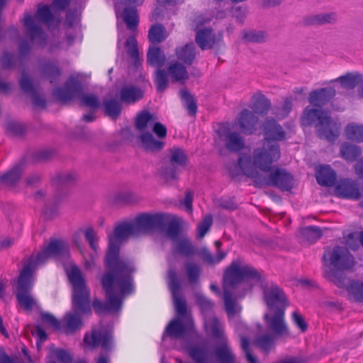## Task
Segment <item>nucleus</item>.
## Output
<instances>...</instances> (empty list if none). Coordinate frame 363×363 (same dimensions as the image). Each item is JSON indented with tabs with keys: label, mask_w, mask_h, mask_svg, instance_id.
Wrapping results in <instances>:
<instances>
[{
	"label": "nucleus",
	"mask_w": 363,
	"mask_h": 363,
	"mask_svg": "<svg viewBox=\"0 0 363 363\" xmlns=\"http://www.w3.org/2000/svg\"><path fill=\"white\" fill-rule=\"evenodd\" d=\"M67 244L60 239H51L49 244L36 255H31L23 262V267L17 279L16 298L27 311H31L37 304L31 294L35 277L34 272L50 257H62L68 253Z\"/></svg>",
	"instance_id": "nucleus-3"
},
{
	"label": "nucleus",
	"mask_w": 363,
	"mask_h": 363,
	"mask_svg": "<svg viewBox=\"0 0 363 363\" xmlns=\"http://www.w3.org/2000/svg\"><path fill=\"white\" fill-rule=\"evenodd\" d=\"M165 231L167 235L176 241L180 233V224L169 214L164 213H143L137 216L133 222H123L117 225L108 236V249L104 257L106 269H113L133 274L135 271L133 262L120 257L121 246L130 235Z\"/></svg>",
	"instance_id": "nucleus-1"
},
{
	"label": "nucleus",
	"mask_w": 363,
	"mask_h": 363,
	"mask_svg": "<svg viewBox=\"0 0 363 363\" xmlns=\"http://www.w3.org/2000/svg\"><path fill=\"white\" fill-rule=\"evenodd\" d=\"M77 174L73 172L58 173L53 179V184L57 189L68 187L75 183Z\"/></svg>",
	"instance_id": "nucleus-37"
},
{
	"label": "nucleus",
	"mask_w": 363,
	"mask_h": 363,
	"mask_svg": "<svg viewBox=\"0 0 363 363\" xmlns=\"http://www.w3.org/2000/svg\"><path fill=\"white\" fill-rule=\"evenodd\" d=\"M167 70L173 82L184 84L189 78L186 65L179 62L175 61L170 63Z\"/></svg>",
	"instance_id": "nucleus-25"
},
{
	"label": "nucleus",
	"mask_w": 363,
	"mask_h": 363,
	"mask_svg": "<svg viewBox=\"0 0 363 363\" xmlns=\"http://www.w3.org/2000/svg\"><path fill=\"white\" fill-rule=\"evenodd\" d=\"M169 74L164 69H157L154 75V82L157 91L162 92L168 86L169 79Z\"/></svg>",
	"instance_id": "nucleus-48"
},
{
	"label": "nucleus",
	"mask_w": 363,
	"mask_h": 363,
	"mask_svg": "<svg viewBox=\"0 0 363 363\" xmlns=\"http://www.w3.org/2000/svg\"><path fill=\"white\" fill-rule=\"evenodd\" d=\"M340 155L346 161L352 162L361 155V149L357 145L343 143L340 146Z\"/></svg>",
	"instance_id": "nucleus-35"
},
{
	"label": "nucleus",
	"mask_w": 363,
	"mask_h": 363,
	"mask_svg": "<svg viewBox=\"0 0 363 363\" xmlns=\"http://www.w3.org/2000/svg\"><path fill=\"white\" fill-rule=\"evenodd\" d=\"M346 138L357 143L363 142V125L352 123L348 124L345 129Z\"/></svg>",
	"instance_id": "nucleus-40"
},
{
	"label": "nucleus",
	"mask_w": 363,
	"mask_h": 363,
	"mask_svg": "<svg viewBox=\"0 0 363 363\" xmlns=\"http://www.w3.org/2000/svg\"><path fill=\"white\" fill-rule=\"evenodd\" d=\"M258 121V117L247 108L243 109L238 117L240 128L246 135H251L257 130Z\"/></svg>",
	"instance_id": "nucleus-20"
},
{
	"label": "nucleus",
	"mask_w": 363,
	"mask_h": 363,
	"mask_svg": "<svg viewBox=\"0 0 363 363\" xmlns=\"http://www.w3.org/2000/svg\"><path fill=\"white\" fill-rule=\"evenodd\" d=\"M195 40L199 48L204 50L213 47L216 43V37L212 29L203 28L197 31Z\"/></svg>",
	"instance_id": "nucleus-28"
},
{
	"label": "nucleus",
	"mask_w": 363,
	"mask_h": 363,
	"mask_svg": "<svg viewBox=\"0 0 363 363\" xmlns=\"http://www.w3.org/2000/svg\"><path fill=\"white\" fill-rule=\"evenodd\" d=\"M123 21L127 28L133 32H135L138 26L139 18L137 10L133 7L125 8L123 12Z\"/></svg>",
	"instance_id": "nucleus-41"
},
{
	"label": "nucleus",
	"mask_w": 363,
	"mask_h": 363,
	"mask_svg": "<svg viewBox=\"0 0 363 363\" xmlns=\"http://www.w3.org/2000/svg\"><path fill=\"white\" fill-rule=\"evenodd\" d=\"M335 89L330 86L315 89L310 92L308 102L313 106L322 107L335 96Z\"/></svg>",
	"instance_id": "nucleus-21"
},
{
	"label": "nucleus",
	"mask_w": 363,
	"mask_h": 363,
	"mask_svg": "<svg viewBox=\"0 0 363 363\" xmlns=\"http://www.w3.org/2000/svg\"><path fill=\"white\" fill-rule=\"evenodd\" d=\"M23 172V162L21 161L0 175V189H14Z\"/></svg>",
	"instance_id": "nucleus-18"
},
{
	"label": "nucleus",
	"mask_w": 363,
	"mask_h": 363,
	"mask_svg": "<svg viewBox=\"0 0 363 363\" xmlns=\"http://www.w3.org/2000/svg\"><path fill=\"white\" fill-rule=\"evenodd\" d=\"M36 17L40 22L45 23H50L54 18L53 14L51 12L50 7L46 5L38 6Z\"/></svg>",
	"instance_id": "nucleus-56"
},
{
	"label": "nucleus",
	"mask_w": 363,
	"mask_h": 363,
	"mask_svg": "<svg viewBox=\"0 0 363 363\" xmlns=\"http://www.w3.org/2000/svg\"><path fill=\"white\" fill-rule=\"evenodd\" d=\"M263 298L269 308L286 309L289 303L283 290L276 284H262Z\"/></svg>",
	"instance_id": "nucleus-12"
},
{
	"label": "nucleus",
	"mask_w": 363,
	"mask_h": 363,
	"mask_svg": "<svg viewBox=\"0 0 363 363\" xmlns=\"http://www.w3.org/2000/svg\"><path fill=\"white\" fill-rule=\"evenodd\" d=\"M242 259H233L225 269L223 274V302L225 309L229 316H233L240 311V308L233 297V291L236 286L244 281H260V273L252 266L242 264Z\"/></svg>",
	"instance_id": "nucleus-6"
},
{
	"label": "nucleus",
	"mask_w": 363,
	"mask_h": 363,
	"mask_svg": "<svg viewBox=\"0 0 363 363\" xmlns=\"http://www.w3.org/2000/svg\"><path fill=\"white\" fill-rule=\"evenodd\" d=\"M153 115L147 111L140 112L135 118V125L140 131H143L147 126V124L152 121Z\"/></svg>",
	"instance_id": "nucleus-53"
},
{
	"label": "nucleus",
	"mask_w": 363,
	"mask_h": 363,
	"mask_svg": "<svg viewBox=\"0 0 363 363\" xmlns=\"http://www.w3.org/2000/svg\"><path fill=\"white\" fill-rule=\"evenodd\" d=\"M19 84L21 89L23 92L30 94L35 92L33 84L28 77L26 74L24 69H22V77L19 81Z\"/></svg>",
	"instance_id": "nucleus-60"
},
{
	"label": "nucleus",
	"mask_w": 363,
	"mask_h": 363,
	"mask_svg": "<svg viewBox=\"0 0 363 363\" xmlns=\"http://www.w3.org/2000/svg\"><path fill=\"white\" fill-rule=\"evenodd\" d=\"M197 304L199 306L203 313H208L213 309V303L206 296L201 293L195 295Z\"/></svg>",
	"instance_id": "nucleus-57"
},
{
	"label": "nucleus",
	"mask_w": 363,
	"mask_h": 363,
	"mask_svg": "<svg viewBox=\"0 0 363 363\" xmlns=\"http://www.w3.org/2000/svg\"><path fill=\"white\" fill-rule=\"evenodd\" d=\"M292 320L295 325L300 329L301 333H305L308 330V323L306 322L303 317L298 312H293Z\"/></svg>",
	"instance_id": "nucleus-63"
},
{
	"label": "nucleus",
	"mask_w": 363,
	"mask_h": 363,
	"mask_svg": "<svg viewBox=\"0 0 363 363\" xmlns=\"http://www.w3.org/2000/svg\"><path fill=\"white\" fill-rule=\"evenodd\" d=\"M72 286V311L64 317V332L73 334L83 326L82 316L91 312L90 290L89 289L81 270L72 266L68 273Z\"/></svg>",
	"instance_id": "nucleus-5"
},
{
	"label": "nucleus",
	"mask_w": 363,
	"mask_h": 363,
	"mask_svg": "<svg viewBox=\"0 0 363 363\" xmlns=\"http://www.w3.org/2000/svg\"><path fill=\"white\" fill-rule=\"evenodd\" d=\"M336 195L342 199L359 200L362 194L357 182L352 179H342L335 186Z\"/></svg>",
	"instance_id": "nucleus-17"
},
{
	"label": "nucleus",
	"mask_w": 363,
	"mask_h": 363,
	"mask_svg": "<svg viewBox=\"0 0 363 363\" xmlns=\"http://www.w3.org/2000/svg\"><path fill=\"white\" fill-rule=\"evenodd\" d=\"M82 82L77 78L70 77L62 87L53 90V96L60 102L65 104L74 99H79L82 106L96 111L100 107L99 97L93 94H84Z\"/></svg>",
	"instance_id": "nucleus-9"
},
{
	"label": "nucleus",
	"mask_w": 363,
	"mask_h": 363,
	"mask_svg": "<svg viewBox=\"0 0 363 363\" xmlns=\"http://www.w3.org/2000/svg\"><path fill=\"white\" fill-rule=\"evenodd\" d=\"M284 308H277L275 312L270 315L265 313L264 319L267 328L276 336H289L290 332L284 319Z\"/></svg>",
	"instance_id": "nucleus-14"
},
{
	"label": "nucleus",
	"mask_w": 363,
	"mask_h": 363,
	"mask_svg": "<svg viewBox=\"0 0 363 363\" xmlns=\"http://www.w3.org/2000/svg\"><path fill=\"white\" fill-rule=\"evenodd\" d=\"M187 353L190 358L195 363H211L212 348L207 340L191 344L186 348Z\"/></svg>",
	"instance_id": "nucleus-16"
},
{
	"label": "nucleus",
	"mask_w": 363,
	"mask_h": 363,
	"mask_svg": "<svg viewBox=\"0 0 363 363\" xmlns=\"http://www.w3.org/2000/svg\"><path fill=\"white\" fill-rule=\"evenodd\" d=\"M301 123L305 126H315L318 138L329 142L335 140L340 133V123L333 121L327 111L309 106L303 111Z\"/></svg>",
	"instance_id": "nucleus-8"
},
{
	"label": "nucleus",
	"mask_w": 363,
	"mask_h": 363,
	"mask_svg": "<svg viewBox=\"0 0 363 363\" xmlns=\"http://www.w3.org/2000/svg\"><path fill=\"white\" fill-rule=\"evenodd\" d=\"M18 51V61L20 65L23 66L30 52V46L26 40H23L20 42Z\"/></svg>",
	"instance_id": "nucleus-59"
},
{
	"label": "nucleus",
	"mask_w": 363,
	"mask_h": 363,
	"mask_svg": "<svg viewBox=\"0 0 363 363\" xmlns=\"http://www.w3.org/2000/svg\"><path fill=\"white\" fill-rule=\"evenodd\" d=\"M240 342L241 348L245 353L247 363H259L257 357L251 352L249 339L247 337L242 336L240 339Z\"/></svg>",
	"instance_id": "nucleus-55"
},
{
	"label": "nucleus",
	"mask_w": 363,
	"mask_h": 363,
	"mask_svg": "<svg viewBox=\"0 0 363 363\" xmlns=\"http://www.w3.org/2000/svg\"><path fill=\"white\" fill-rule=\"evenodd\" d=\"M281 156L279 145H265L254 150L252 159L242 154L238 159V165L243 174L254 179L257 186H275L283 191H289L293 186V177L284 169H272V163Z\"/></svg>",
	"instance_id": "nucleus-2"
},
{
	"label": "nucleus",
	"mask_w": 363,
	"mask_h": 363,
	"mask_svg": "<svg viewBox=\"0 0 363 363\" xmlns=\"http://www.w3.org/2000/svg\"><path fill=\"white\" fill-rule=\"evenodd\" d=\"M204 324L206 328L211 330L212 335L216 338L223 340V326L216 317L205 318Z\"/></svg>",
	"instance_id": "nucleus-45"
},
{
	"label": "nucleus",
	"mask_w": 363,
	"mask_h": 363,
	"mask_svg": "<svg viewBox=\"0 0 363 363\" xmlns=\"http://www.w3.org/2000/svg\"><path fill=\"white\" fill-rule=\"evenodd\" d=\"M84 342L90 349H94L101 346L106 351H111L113 348V335L106 330L93 329L91 334L84 335Z\"/></svg>",
	"instance_id": "nucleus-13"
},
{
	"label": "nucleus",
	"mask_w": 363,
	"mask_h": 363,
	"mask_svg": "<svg viewBox=\"0 0 363 363\" xmlns=\"http://www.w3.org/2000/svg\"><path fill=\"white\" fill-rule=\"evenodd\" d=\"M175 55L177 62L186 66H191L196 57V48L194 43H189L184 45L177 47Z\"/></svg>",
	"instance_id": "nucleus-22"
},
{
	"label": "nucleus",
	"mask_w": 363,
	"mask_h": 363,
	"mask_svg": "<svg viewBox=\"0 0 363 363\" xmlns=\"http://www.w3.org/2000/svg\"><path fill=\"white\" fill-rule=\"evenodd\" d=\"M125 47L128 55L133 60L134 67L137 68L140 63L136 38L134 35L129 36L125 42Z\"/></svg>",
	"instance_id": "nucleus-39"
},
{
	"label": "nucleus",
	"mask_w": 363,
	"mask_h": 363,
	"mask_svg": "<svg viewBox=\"0 0 363 363\" xmlns=\"http://www.w3.org/2000/svg\"><path fill=\"white\" fill-rule=\"evenodd\" d=\"M217 363H236V356L225 340L213 351Z\"/></svg>",
	"instance_id": "nucleus-27"
},
{
	"label": "nucleus",
	"mask_w": 363,
	"mask_h": 363,
	"mask_svg": "<svg viewBox=\"0 0 363 363\" xmlns=\"http://www.w3.org/2000/svg\"><path fill=\"white\" fill-rule=\"evenodd\" d=\"M251 108L256 113L266 115L271 108V102L264 95L257 93L252 96Z\"/></svg>",
	"instance_id": "nucleus-33"
},
{
	"label": "nucleus",
	"mask_w": 363,
	"mask_h": 363,
	"mask_svg": "<svg viewBox=\"0 0 363 363\" xmlns=\"http://www.w3.org/2000/svg\"><path fill=\"white\" fill-rule=\"evenodd\" d=\"M325 265L331 269L325 273V277L337 287H345L346 277L343 273L355 264L353 255L346 247L335 246L325 248L323 255Z\"/></svg>",
	"instance_id": "nucleus-7"
},
{
	"label": "nucleus",
	"mask_w": 363,
	"mask_h": 363,
	"mask_svg": "<svg viewBox=\"0 0 363 363\" xmlns=\"http://www.w3.org/2000/svg\"><path fill=\"white\" fill-rule=\"evenodd\" d=\"M23 25L26 29V35L32 41H35L39 45H45L47 38L42 28L35 23V18L30 14H26Z\"/></svg>",
	"instance_id": "nucleus-19"
},
{
	"label": "nucleus",
	"mask_w": 363,
	"mask_h": 363,
	"mask_svg": "<svg viewBox=\"0 0 363 363\" xmlns=\"http://www.w3.org/2000/svg\"><path fill=\"white\" fill-rule=\"evenodd\" d=\"M178 171V167L169 162V164L162 167L160 174L167 181L174 180L177 178Z\"/></svg>",
	"instance_id": "nucleus-54"
},
{
	"label": "nucleus",
	"mask_w": 363,
	"mask_h": 363,
	"mask_svg": "<svg viewBox=\"0 0 363 363\" xmlns=\"http://www.w3.org/2000/svg\"><path fill=\"white\" fill-rule=\"evenodd\" d=\"M223 138L225 147L231 152H239L245 147L244 138L237 132L228 131L220 134Z\"/></svg>",
	"instance_id": "nucleus-24"
},
{
	"label": "nucleus",
	"mask_w": 363,
	"mask_h": 363,
	"mask_svg": "<svg viewBox=\"0 0 363 363\" xmlns=\"http://www.w3.org/2000/svg\"><path fill=\"white\" fill-rule=\"evenodd\" d=\"M42 320L51 325L55 330L60 329V321L51 313L43 312L40 313Z\"/></svg>",
	"instance_id": "nucleus-64"
},
{
	"label": "nucleus",
	"mask_w": 363,
	"mask_h": 363,
	"mask_svg": "<svg viewBox=\"0 0 363 363\" xmlns=\"http://www.w3.org/2000/svg\"><path fill=\"white\" fill-rule=\"evenodd\" d=\"M301 235L308 242L313 243L322 237L323 233L320 228L311 225L301 230Z\"/></svg>",
	"instance_id": "nucleus-50"
},
{
	"label": "nucleus",
	"mask_w": 363,
	"mask_h": 363,
	"mask_svg": "<svg viewBox=\"0 0 363 363\" xmlns=\"http://www.w3.org/2000/svg\"><path fill=\"white\" fill-rule=\"evenodd\" d=\"M243 40L247 43H262L266 41L267 33L264 31L244 30Z\"/></svg>",
	"instance_id": "nucleus-52"
},
{
	"label": "nucleus",
	"mask_w": 363,
	"mask_h": 363,
	"mask_svg": "<svg viewBox=\"0 0 363 363\" xmlns=\"http://www.w3.org/2000/svg\"><path fill=\"white\" fill-rule=\"evenodd\" d=\"M142 147L148 152H156L162 150L164 147V142L157 140L149 132H145L140 135Z\"/></svg>",
	"instance_id": "nucleus-29"
},
{
	"label": "nucleus",
	"mask_w": 363,
	"mask_h": 363,
	"mask_svg": "<svg viewBox=\"0 0 363 363\" xmlns=\"http://www.w3.org/2000/svg\"><path fill=\"white\" fill-rule=\"evenodd\" d=\"M186 332L185 325L180 318L171 320L167 325L164 333L162 335L164 340L165 336L177 339L181 337Z\"/></svg>",
	"instance_id": "nucleus-31"
},
{
	"label": "nucleus",
	"mask_w": 363,
	"mask_h": 363,
	"mask_svg": "<svg viewBox=\"0 0 363 363\" xmlns=\"http://www.w3.org/2000/svg\"><path fill=\"white\" fill-rule=\"evenodd\" d=\"M353 296L357 301H363V283L358 281H348L346 279L345 286L343 287Z\"/></svg>",
	"instance_id": "nucleus-43"
},
{
	"label": "nucleus",
	"mask_w": 363,
	"mask_h": 363,
	"mask_svg": "<svg viewBox=\"0 0 363 363\" xmlns=\"http://www.w3.org/2000/svg\"><path fill=\"white\" fill-rule=\"evenodd\" d=\"M315 178L319 185L330 187L335 184L337 175L330 165H322L316 169Z\"/></svg>",
	"instance_id": "nucleus-23"
},
{
	"label": "nucleus",
	"mask_w": 363,
	"mask_h": 363,
	"mask_svg": "<svg viewBox=\"0 0 363 363\" xmlns=\"http://www.w3.org/2000/svg\"><path fill=\"white\" fill-rule=\"evenodd\" d=\"M264 143L262 147L265 145H278L274 141H281L285 138L286 133L281 125L275 119L268 117L262 124Z\"/></svg>",
	"instance_id": "nucleus-15"
},
{
	"label": "nucleus",
	"mask_w": 363,
	"mask_h": 363,
	"mask_svg": "<svg viewBox=\"0 0 363 363\" xmlns=\"http://www.w3.org/2000/svg\"><path fill=\"white\" fill-rule=\"evenodd\" d=\"M166 38V30L162 24H155L149 30L148 39L152 43H162Z\"/></svg>",
	"instance_id": "nucleus-42"
},
{
	"label": "nucleus",
	"mask_w": 363,
	"mask_h": 363,
	"mask_svg": "<svg viewBox=\"0 0 363 363\" xmlns=\"http://www.w3.org/2000/svg\"><path fill=\"white\" fill-rule=\"evenodd\" d=\"M213 224L212 216L208 214L206 215L202 220V221L197 226V237L202 238L205 236L207 232L211 228Z\"/></svg>",
	"instance_id": "nucleus-58"
},
{
	"label": "nucleus",
	"mask_w": 363,
	"mask_h": 363,
	"mask_svg": "<svg viewBox=\"0 0 363 363\" xmlns=\"http://www.w3.org/2000/svg\"><path fill=\"white\" fill-rule=\"evenodd\" d=\"M106 301L94 299L92 307L99 315L116 313L121 310L125 298L134 291L133 274L113 269H106L100 278Z\"/></svg>",
	"instance_id": "nucleus-4"
},
{
	"label": "nucleus",
	"mask_w": 363,
	"mask_h": 363,
	"mask_svg": "<svg viewBox=\"0 0 363 363\" xmlns=\"http://www.w3.org/2000/svg\"><path fill=\"white\" fill-rule=\"evenodd\" d=\"M175 249L177 252L184 257L199 256L203 262L214 265L221 262L227 255L226 252L218 250L215 256L206 248H197L187 238H181L177 240Z\"/></svg>",
	"instance_id": "nucleus-10"
},
{
	"label": "nucleus",
	"mask_w": 363,
	"mask_h": 363,
	"mask_svg": "<svg viewBox=\"0 0 363 363\" xmlns=\"http://www.w3.org/2000/svg\"><path fill=\"white\" fill-rule=\"evenodd\" d=\"M166 61L164 52L158 47H150L147 53V62L152 67L160 68Z\"/></svg>",
	"instance_id": "nucleus-32"
},
{
	"label": "nucleus",
	"mask_w": 363,
	"mask_h": 363,
	"mask_svg": "<svg viewBox=\"0 0 363 363\" xmlns=\"http://www.w3.org/2000/svg\"><path fill=\"white\" fill-rule=\"evenodd\" d=\"M79 230L83 233L85 240L88 242L90 248L94 252H96L99 248L98 242L99 238L94 228L87 227L85 229H80Z\"/></svg>",
	"instance_id": "nucleus-51"
},
{
	"label": "nucleus",
	"mask_w": 363,
	"mask_h": 363,
	"mask_svg": "<svg viewBox=\"0 0 363 363\" xmlns=\"http://www.w3.org/2000/svg\"><path fill=\"white\" fill-rule=\"evenodd\" d=\"M143 97V91L134 86H125L120 90V99L125 104H133Z\"/></svg>",
	"instance_id": "nucleus-30"
},
{
	"label": "nucleus",
	"mask_w": 363,
	"mask_h": 363,
	"mask_svg": "<svg viewBox=\"0 0 363 363\" xmlns=\"http://www.w3.org/2000/svg\"><path fill=\"white\" fill-rule=\"evenodd\" d=\"M187 155L183 149L173 147L169 150V162L178 167H183L187 164Z\"/></svg>",
	"instance_id": "nucleus-38"
},
{
	"label": "nucleus",
	"mask_w": 363,
	"mask_h": 363,
	"mask_svg": "<svg viewBox=\"0 0 363 363\" xmlns=\"http://www.w3.org/2000/svg\"><path fill=\"white\" fill-rule=\"evenodd\" d=\"M363 74L358 72L347 73L343 76H340L336 81H338L343 88L347 89H353L357 86H359L362 82Z\"/></svg>",
	"instance_id": "nucleus-36"
},
{
	"label": "nucleus",
	"mask_w": 363,
	"mask_h": 363,
	"mask_svg": "<svg viewBox=\"0 0 363 363\" xmlns=\"http://www.w3.org/2000/svg\"><path fill=\"white\" fill-rule=\"evenodd\" d=\"M169 290L172 295L176 312L180 318H188L187 305L181 295V284L175 269H170L167 272Z\"/></svg>",
	"instance_id": "nucleus-11"
},
{
	"label": "nucleus",
	"mask_w": 363,
	"mask_h": 363,
	"mask_svg": "<svg viewBox=\"0 0 363 363\" xmlns=\"http://www.w3.org/2000/svg\"><path fill=\"white\" fill-rule=\"evenodd\" d=\"M292 109V99L291 98H286L284 101V104L274 113L281 118H284L286 117Z\"/></svg>",
	"instance_id": "nucleus-62"
},
{
	"label": "nucleus",
	"mask_w": 363,
	"mask_h": 363,
	"mask_svg": "<svg viewBox=\"0 0 363 363\" xmlns=\"http://www.w3.org/2000/svg\"><path fill=\"white\" fill-rule=\"evenodd\" d=\"M41 72L45 78L51 84L56 82L61 75L60 68L53 62L47 61L40 67Z\"/></svg>",
	"instance_id": "nucleus-34"
},
{
	"label": "nucleus",
	"mask_w": 363,
	"mask_h": 363,
	"mask_svg": "<svg viewBox=\"0 0 363 363\" xmlns=\"http://www.w3.org/2000/svg\"><path fill=\"white\" fill-rule=\"evenodd\" d=\"M179 96L184 101V106L190 116H195L197 112V104L194 97L186 90L179 91Z\"/></svg>",
	"instance_id": "nucleus-44"
},
{
	"label": "nucleus",
	"mask_w": 363,
	"mask_h": 363,
	"mask_svg": "<svg viewBox=\"0 0 363 363\" xmlns=\"http://www.w3.org/2000/svg\"><path fill=\"white\" fill-rule=\"evenodd\" d=\"M274 335L264 334L257 336L255 345L264 352H268L275 344Z\"/></svg>",
	"instance_id": "nucleus-47"
},
{
	"label": "nucleus",
	"mask_w": 363,
	"mask_h": 363,
	"mask_svg": "<svg viewBox=\"0 0 363 363\" xmlns=\"http://www.w3.org/2000/svg\"><path fill=\"white\" fill-rule=\"evenodd\" d=\"M184 270L190 284H195L199 281L201 269L198 264L188 262L184 264Z\"/></svg>",
	"instance_id": "nucleus-49"
},
{
	"label": "nucleus",
	"mask_w": 363,
	"mask_h": 363,
	"mask_svg": "<svg viewBox=\"0 0 363 363\" xmlns=\"http://www.w3.org/2000/svg\"><path fill=\"white\" fill-rule=\"evenodd\" d=\"M105 113L111 118L116 119L121 113L122 106L119 101L111 99L104 101Z\"/></svg>",
	"instance_id": "nucleus-46"
},
{
	"label": "nucleus",
	"mask_w": 363,
	"mask_h": 363,
	"mask_svg": "<svg viewBox=\"0 0 363 363\" xmlns=\"http://www.w3.org/2000/svg\"><path fill=\"white\" fill-rule=\"evenodd\" d=\"M337 21V14L335 12L321 13L306 16L303 19L306 26H323L325 24H333Z\"/></svg>",
	"instance_id": "nucleus-26"
},
{
	"label": "nucleus",
	"mask_w": 363,
	"mask_h": 363,
	"mask_svg": "<svg viewBox=\"0 0 363 363\" xmlns=\"http://www.w3.org/2000/svg\"><path fill=\"white\" fill-rule=\"evenodd\" d=\"M1 65L4 69H13L16 63V56L14 54L5 52L1 57Z\"/></svg>",
	"instance_id": "nucleus-61"
}]
</instances>
